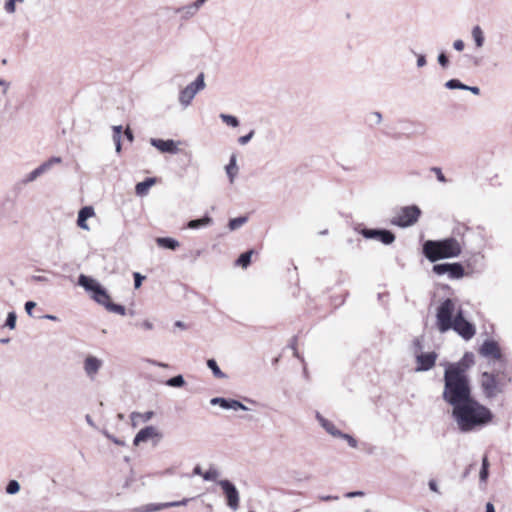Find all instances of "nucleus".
<instances>
[{"mask_svg":"<svg viewBox=\"0 0 512 512\" xmlns=\"http://www.w3.org/2000/svg\"><path fill=\"white\" fill-rule=\"evenodd\" d=\"M151 143L161 152L175 153L177 151L176 144L173 140L152 139Z\"/></svg>","mask_w":512,"mask_h":512,"instance_id":"2eb2a0df","label":"nucleus"},{"mask_svg":"<svg viewBox=\"0 0 512 512\" xmlns=\"http://www.w3.org/2000/svg\"><path fill=\"white\" fill-rule=\"evenodd\" d=\"M167 384L173 387H180L184 384V379L181 375H178L176 377L169 379Z\"/></svg>","mask_w":512,"mask_h":512,"instance_id":"f704fd0d","label":"nucleus"},{"mask_svg":"<svg viewBox=\"0 0 512 512\" xmlns=\"http://www.w3.org/2000/svg\"><path fill=\"white\" fill-rule=\"evenodd\" d=\"M465 241L463 237H447L441 240H427L424 242L422 252L430 262L441 259L456 258L462 254Z\"/></svg>","mask_w":512,"mask_h":512,"instance_id":"7ed1b4c3","label":"nucleus"},{"mask_svg":"<svg viewBox=\"0 0 512 512\" xmlns=\"http://www.w3.org/2000/svg\"><path fill=\"white\" fill-rule=\"evenodd\" d=\"M211 403L219 404L222 408H225V409H234V410L245 409V406L237 400H227L224 398H213L211 400Z\"/></svg>","mask_w":512,"mask_h":512,"instance_id":"f3484780","label":"nucleus"},{"mask_svg":"<svg viewBox=\"0 0 512 512\" xmlns=\"http://www.w3.org/2000/svg\"><path fill=\"white\" fill-rule=\"evenodd\" d=\"M52 162H60V158H54V159L50 160L49 162L44 163L41 166H39L38 168H36L34 171L31 172L29 179L34 180L37 176H39L44 171H46L50 167Z\"/></svg>","mask_w":512,"mask_h":512,"instance_id":"393cba45","label":"nucleus"},{"mask_svg":"<svg viewBox=\"0 0 512 512\" xmlns=\"http://www.w3.org/2000/svg\"><path fill=\"white\" fill-rule=\"evenodd\" d=\"M101 367V361L93 356H88L84 362L85 372L89 376L95 375Z\"/></svg>","mask_w":512,"mask_h":512,"instance_id":"a211bd4d","label":"nucleus"},{"mask_svg":"<svg viewBox=\"0 0 512 512\" xmlns=\"http://www.w3.org/2000/svg\"><path fill=\"white\" fill-rule=\"evenodd\" d=\"M452 415L462 432H470L492 421L491 411L472 397L453 407Z\"/></svg>","mask_w":512,"mask_h":512,"instance_id":"f03ea898","label":"nucleus"},{"mask_svg":"<svg viewBox=\"0 0 512 512\" xmlns=\"http://www.w3.org/2000/svg\"><path fill=\"white\" fill-rule=\"evenodd\" d=\"M153 414L154 413L152 411H149L144 414H137V415L140 416L144 421H148L152 418Z\"/></svg>","mask_w":512,"mask_h":512,"instance_id":"8fccbe9b","label":"nucleus"},{"mask_svg":"<svg viewBox=\"0 0 512 512\" xmlns=\"http://www.w3.org/2000/svg\"><path fill=\"white\" fill-rule=\"evenodd\" d=\"M471 398L467 366L462 362L449 364L444 372L443 399L453 407Z\"/></svg>","mask_w":512,"mask_h":512,"instance_id":"f257e3e1","label":"nucleus"},{"mask_svg":"<svg viewBox=\"0 0 512 512\" xmlns=\"http://www.w3.org/2000/svg\"><path fill=\"white\" fill-rule=\"evenodd\" d=\"M317 419L319 420V422L321 423V425L323 426V428L331 435L333 436H339L342 435V433L335 427V425L325 419L323 416H321L319 413H317Z\"/></svg>","mask_w":512,"mask_h":512,"instance_id":"6ab92c4d","label":"nucleus"},{"mask_svg":"<svg viewBox=\"0 0 512 512\" xmlns=\"http://www.w3.org/2000/svg\"><path fill=\"white\" fill-rule=\"evenodd\" d=\"M455 312V304L453 300L446 299L437 309V327L440 332H446L450 330L453 326V315Z\"/></svg>","mask_w":512,"mask_h":512,"instance_id":"423d86ee","label":"nucleus"},{"mask_svg":"<svg viewBox=\"0 0 512 512\" xmlns=\"http://www.w3.org/2000/svg\"><path fill=\"white\" fill-rule=\"evenodd\" d=\"M218 484L223 490L227 505L231 509L236 510L239 507V493L236 487L228 480H220Z\"/></svg>","mask_w":512,"mask_h":512,"instance_id":"9d476101","label":"nucleus"},{"mask_svg":"<svg viewBox=\"0 0 512 512\" xmlns=\"http://www.w3.org/2000/svg\"><path fill=\"white\" fill-rule=\"evenodd\" d=\"M512 383V371L503 369L483 372L480 376V386L486 398H495L504 393L508 384Z\"/></svg>","mask_w":512,"mask_h":512,"instance_id":"20e7f679","label":"nucleus"},{"mask_svg":"<svg viewBox=\"0 0 512 512\" xmlns=\"http://www.w3.org/2000/svg\"><path fill=\"white\" fill-rule=\"evenodd\" d=\"M432 171L435 173L437 179L440 181V182H443L445 183L446 182V178L445 176L443 175L442 171L440 168H437V167H433L432 168Z\"/></svg>","mask_w":512,"mask_h":512,"instance_id":"a19ab883","label":"nucleus"},{"mask_svg":"<svg viewBox=\"0 0 512 512\" xmlns=\"http://www.w3.org/2000/svg\"><path fill=\"white\" fill-rule=\"evenodd\" d=\"M438 61L440 63V65L442 67H446L448 65V57L444 54V53H441L439 56H438Z\"/></svg>","mask_w":512,"mask_h":512,"instance_id":"c03bdc74","label":"nucleus"},{"mask_svg":"<svg viewBox=\"0 0 512 512\" xmlns=\"http://www.w3.org/2000/svg\"><path fill=\"white\" fill-rule=\"evenodd\" d=\"M207 365L212 370V372L216 378H224L225 377V374L220 370V368L218 367V365L214 359H209L207 361Z\"/></svg>","mask_w":512,"mask_h":512,"instance_id":"c756f323","label":"nucleus"},{"mask_svg":"<svg viewBox=\"0 0 512 512\" xmlns=\"http://www.w3.org/2000/svg\"><path fill=\"white\" fill-rule=\"evenodd\" d=\"M113 140L116 145V151L119 153L121 151V132L122 126H114L113 127Z\"/></svg>","mask_w":512,"mask_h":512,"instance_id":"c85d7f7f","label":"nucleus"},{"mask_svg":"<svg viewBox=\"0 0 512 512\" xmlns=\"http://www.w3.org/2000/svg\"><path fill=\"white\" fill-rule=\"evenodd\" d=\"M413 344L416 352H420L422 350V341L419 338H416L413 341Z\"/></svg>","mask_w":512,"mask_h":512,"instance_id":"de8ad7c7","label":"nucleus"},{"mask_svg":"<svg viewBox=\"0 0 512 512\" xmlns=\"http://www.w3.org/2000/svg\"><path fill=\"white\" fill-rule=\"evenodd\" d=\"M94 215V209L91 206L83 207L78 213L77 225L82 229H89L86 221Z\"/></svg>","mask_w":512,"mask_h":512,"instance_id":"dca6fc26","label":"nucleus"},{"mask_svg":"<svg viewBox=\"0 0 512 512\" xmlns=\"http://www.w3.org/2000/svg\"><path fill=\"white\" fill-rule=\"evenodd\" d=\"M210 222H211V218L206 216V217H203L201 219L191 220L188 223V227L190 229H197V228H199L201 226L208 225Z\"/></svg>","mask_w":512,"mask_h":512,"instance_id":"bb28decb","label":"nucleus"},{"mask_svg":"<svg viewBox=\"0 0 512 512\" xmlns=\"http://www.w3.org/2000/svg\"><path fill=\"white\" fill-rule=\"evenodd\" d=\"M479 353L493 360H501L502 353L499 344L493 340H486L479 349Z\"/></svg>","mask_w":512,"mask_h":512,"instance_id":"9b49d317","label":"nucleus"},{"mask_svg":"<svg viewBox=\"0 0 512 512\" xmlns=\"http://www.w3.org/2000/svg\"><path fill=\"white\" fill-rule=\"evenodd\" d=\"M144 279L139 273H134V286L135 288H139L142 284V280Z\"/></svg>","mask_w":512,"mask_h":512,"instance_id":"37998d69","label":"nucleus"},{"mask_svg":"<svg viewBox=\"0 0 512 512\" xmlns=\"http://www.w3.org/2000/svg\"><path fill=\"white\" fill-rule=\"evenodd\" d=\"M205 0H199L200 3H203Z\"/></svg>","mask_w":512,"mask_h":512,"instance_id":"680f3d73","label":"nucleus"},{"mask_svg":"<svg viewBox=\"0 0 512 512\" xmlns=\"http://www.w3.org/2000/svg\"><path fill=\"white\" fill-rule=\"evenodd\" d=\"M429 488L433 491V492H438V486H437V483L435 480H430L429 481Z\"/></svg>","mask_w":512,"mask_h":512,"instance_id":"603ef678","label":"nucleus"},{"mask_svg":"<svg viewBox=\"0 0 512 512\" xmlns=\"http://www.w3.org/2000/svg\"><path fill=\"white\" fill-rule=\"evenodd\" d=\"M425 64H426V59H425V57H424L423 55H420V56L418 57V59H417V65H418L419 67H422V66H424Z\"/></svg>","mask_w":512,"mask_h":512,"instance_id":"864d4df0","label":"nucleus"},{"mask_svg":"<svg viewBox=\"0 0 512 512\" xmlns=\"http://www.w3.org/2000/svg\"><path fill=\"white\" fill-rule=\"evenodd\" d=\"M488 469H489V461L487 456H484L482 459V468L480 471V479L481 481H486L488 478Z\"/></svg>","mask_w":512,"mask_h":512,"instance_id":"7c9ffc66","label":"nucleus"},{"mask_svg":"<svg viewBox=\"0 0 512 512\" xmlns=\"http://www.w3.org/2000/svg\"><path fill=\"white\" fill-rule=\"evenodd\" d=\"M155 182L156 181L154 178H147L143 182H139L135 187V191H136L137 195H139V196L146 195L148 193L149 189L155 184Z\"/></svg>","mask_w":512,"mask_h":512,"instance_id":"aec40b11","label":"nucleus"},{"mask_svg":"<svg viewBox=\"0 0 512 512\" xmlns=\"http://www.w3.org/2000/svg\"><path fill=\"white\" fill-rule=\"evenodd\" d=\"M375 117H376V122L379 123L381 121V114L376 112L374 113Z\"/></svg>","mask_w":512,"mask_h":512,"instance_id":"13d9d810","label":"nucleus"},{"mask_svg":"<svg viewBox=\"0 0 512 512\" xmlns=\"http://www.w3.org/2000/svg\"><path fill=\"white\" fill-rule=\"evenodd\" d=\"M254 253L253 250H249L245 253H242L236 261V264L241 266L242 268L248 267L251 263V256Z\"/></svg>","mask_w":512,"mask_h":512,"instance_id":"a878e982","label":"nucleus"},{"mask_svg":"<svg viewBox=\"0 0 512 512\" xmlns=\"http://www.w3.org/2000/svg\"><path fill=\"white\" fill-rule=\"evenodd\" d=\"M188 501H189L188 499H183L181 501L168 502V503H163V504H158V505H149L145 511L150 512V511H157V510H161V509L169 508V507L182 506V505H186L188 503Z\"/></svg>","mask_w":512,"mask_h":512,"instance_id":"412c9836","label":"nucleus"},{"mask_svg":"<svg viewBox=\"0 0 512 512\" xmlns=\"http://www.w3.org/2000/svg\"><path fill=\"white\" fill-rule=\"evenodd\" d=\"M221 118L229 126L237 127L239 125L237 118L234 116L221 114Z\"/></svg>","mask_w":512,"mask_h":512,"instance_id":"473e14b6","label":"nucleus"},{"mask_svg":"<svg viewBox=\"0 0 512 512\" xmlns=\"http://www.w3.org/2000/svg\"><path fill=\"white\" fill-rule=\"evenodd\" d=\"M421 215V210L417 206H406L399 210L392 219V224L399 227H408L415 224Z\"/></svg>","mask_w":512,"mask_h":512,"instance_id":"0eeeda50","label":"nucleus"},{"mask_svg":"<svg viewBox=\"0 0 512 512\" xmlns=\"http://www.w3.org/2000/svg\"><path fill=\"white\" fill-rule=\"evenodd\" d=\"M454 48L458 51H462L464 49V42L462 40H456L453 44Z\"/></svg>","mask_w":512,"mask_h":512,"instance_id":"49530a36","label":"nucleus"},{"mask_svg":"<svg viewBox=\"0 0 512 512\" xmlns=\"http://www.w3.org/2000/svg\"><path fill=\"white\" fill-rule=\"evenodd\" d=\"M4 85V81L0 80V86Z\"/></svg>","mask_w":512,"mask_h":512,"instance_id":"052dcab7","label":"nucleus"},{"mask_svg":"<svg viewBox=\"0 0 512 512\" xmlns=\"http://www.w3.org/2000/svg\"><path fill=\"white\" fill-rule=\"evenodd\" d=\"M157 429L153 426H147L141 429L135 436L133 444L138 446L140 443L147 442L150 439L159 437Z\"/></svg>","mask_w":512,"mask_h":512,"instance_id":"4468645a","label":"nucleus"},{"mask_svg":"<svg viewBox=\"0 0 512 512\" xmlns=\"http://www.w3.org/2000/svg\"><path fill=\"white\" fill-rule=\"evenodd\" d=\"M19 489H20L19 483L15 480H11L6 487V491L9 494H14V493L18 492Z\"/></svg>","mask_w":512,"mask_h":512,"instance_id":"c9c22d12","label":"nucleus"},{"mask_svg":"<svg viewBox=\"0 0 512 512\" xmlns=\"http://www.w3.org/2000/svg\"><path fill=\"white\" fill-rule=\"evenodd\" d=\"M450 263L435 264L432 271L437 275L448 274Z\"/></svg>","mask_w":512,"mask_h":512,"instance_id":"2f4dec72","label":"nucleus"},{"mask_svg":"<svg viewBox=\"0 0 512 512\" xmlns=\"http://www.w3.org/2000/svg\"><path fill=\"white\" fill-rule=\"evenodd\" d=\"M472 35L475 40L476 46L481 47L484 42V36L481 28L479 26H475L472 30Z\"/></svg>","mask_w":512,"mask_h":512,"instance_id":"cd10ccee","label":"nucleus"},{"mask_svg":"<svg viewBox=\"0 0 512 512\" xmlns=\"http://www.w3.org/2000/svg\"><path fill=\"white\" fill-rule=\"evenodd\" d=\"M246 221V218H242V217H239V218H234V219H231L230 222H229V227L234 230V229H237L239 228L244 222Z\"/></svg>","mask_w":512,"mask_h":512,"instance_id":"58836bf2","label":"nucleus"},{"mask_svg":"<svg viewBox=\"0 0 512 512\" xmlns=\"http://www.w3.org/2000/svg\"><path fill=\"white\" fill-rule=\"evenodd\" d=\"M143 326H144V328H146V329H151V328H152V324H151L150 322H148V321H145V322L143 323Z\"/></svg>","mask_w":512,"mask_h":512,"instance_id":"4d7b16f0","label":"nucleus"},{"mask_svg":"<svg viewBox=\"0 0 512 512\" xmlns=\"http://www.w3.org/2000/svg\"><path fill=\"white\" fill-rule=\"evenodd\" d=\"M252 134H253V132L249 133L248 135L241 136L239 138V143L242 144V145L246 144L250 140V138L252 137Z\"/></svg>","mask_w":512,"mask_h":512,"instance_id":"09e8293b","label":"nucleus"},{"mask_svg":"<svg viewBox=\"0 0 512 512\" xmlns=\"http://www.w3.org/2000/svg\"><path fill=\"white\" fill-rule=\"evenodd\" d=\"M446 87H448L449 89H466L467 86L462 84L459 80L457 79H451L449 80L447 83H446Z\"/></svg>","mask_w":512,"mask_h":512,"instance_id":"72a5a7b5","label":"nucleus"},{"mask_svg":"<svg viewBox=\"0 0 512 512\" xmlns=\"http://www.w3.org/2000/svg\"><path fill=\"white\" fill-rule=\"evenodd\" d=\"M79 284L86 290L91 291L93 293L91 296L92 299L104 306L109 312L122 316L126 314V308L123 305L113 303L110 295L96 280L85 275H80Z\"/></svg>","mask_w":512,"mask_h":512,"instance_id":"39448f33","label":"nucleus"},{"mask_svg":"<svg viewBox=\"0 0 512 512\" xmlns=\"http://www.w3.org/2000/svg\"><path fill=\"white\" fill-rule=\"evenodd\" d=\"M36 307V303L33 301H28L25 304V310L29 315H32V310Z\"/></svg>","mask_w":512,"mask_h":512,"instance_id":"a18cd8bd","label":"nucleus"},{"mask_svg":"<svg viewBox=\"0 0 512 512\" xmlns=\"http://www.w3.org/2000/svg\"><path fill=\"white\" fill-rule=\"evenodd\" d=\"M468 90H470L472 93L476 94V95H479L480 94V89L478 87H468L467 88Z\"/></svg>","mask_w":512,"mask_h":512,"instance_id":"6e6d98bb","label":"nucleus"},{"mask_svg":"<svg viewBox=\"0 0 512 512\" xmlns=\"http://www.w3.org/2000/svg\"><path fill=\"white\" fill-rule=\"evenodd\" d=\"M124 134H125L126 138H127L130 142H132V141H133V138H134V137H133V133H132V131H131V129H130L129 127H127V128H126V130L124 131Z\"/></svg>","mask_w":512,"mask_h":512,"instance_id":"3c124183","label":"nucleus"},{"mask_svg":"<svg viewBox=\"0 0 512 512\" xmlns=\"http://www.w3.org/2000/svg\"><path fill=\"white\" fill-rule=\"evenodd\" d=\"M226 172L229 176L230 182L233 183L235 176L238 173V167L236 164V156L232 155L229 164L226 166Z\"/></svg>","mask_w":512,"mask_h":512,"instance_id":"b1692460","label":"nucleus"},{"mask_svg":"<svg viewBox=\"0 0 512 512\" xmlns=\"http://www.w3.org/2000/svg\"><path fill=\"white\" fill-rule=\"evenodd\" d=\"M451 329L457 332L465 340L471 339L476 333L474 325L464 318L462 311H459L454 317Z\"/></svg>","mask_w":512,"mask_h":512,"instance_id":"6e6552de","label":"nucleus"},{"mask_svg":"<svg viewBox=\"0 0 512 512\" xmlns=\"http://www.w3.org/2000/svg\"><path fill=\"white\" fill-rule=\"evenodd\" d=\"M5 325L9 327L10 329H14L16 325V315L15 313L11 312L8 314V317L6 319Z\"/></svg>","mask_w":512,"mask_h":512,"instance_id":"ea45409f","label":"nucleus"},{"mask_svg":"<svg viewBox=\"0 0 512 512\" xmlns=\"http://www.w3.org/2000/svg\"><path fill=\"white\" fill-rule=\"evenodd\" d=\"M204 88V76L200 74L197 79L180 92L179 100L185 106L189 105L195 94Z\"/></svg>","mask_w":512,"mask_h":512,"instance_id":"1a4fd4ad","label":"nucleus"},{"mask_svg":"<svg viewBox=\"0 0 512 512\" xmlns=\"http://www.w3.org/2000/svg\"><path fill=\"white\" fill-rule=\"evenodd\" d=\"M448 275L451 279H460L465 275L464 267L460 263H450Z\"/></svg>","mask_w":512,"mask_h":512,"instance_id":"4be33fe9","label":"nucleus"},{"mask_svg":"<svg viewBox=\"0 0 512 512\" xmlns=\"http://www.w3.org/2000/svg\"><path fill=\"white\" fill-rule=\"evenodd\" d=\"M218 471L216 469H209L205 473L202 474V477L205 480H216L218 477Z\"/></svg>","mask_w":512,"mask_h":512,"instance_id":"4c0bfd02","label":"nucleus"},{"mask_svg":"<svg viewBox=\"0 0 512 512\" xmlns=\"http://www.w3.org/2000/svg\"><path fill=\"white\" fill-rule=\"evenodd\" d=\"M486 512H495L494 505L491 502L486 504Z\"/></svg>","mask_w":512,"mask_h":512,"instance_id":"5fc2aeb1","label":"nucleus"},{"mask_svg":"<svg viewBox=\"0 0 512 512\" xmlns=\"http://www.w3.org/2000/svg\"><path fill=\"white\" fill-rule=\"evenodd\" d=\"M437 359V354L435 352L429 353H419L416 356L417 362V371H427L434 367Z\"/></svg>","mask_w":512,"mask_h":512,"instance_id":"f8f14e48","label":"nucleus"},{"mask_svg":"<svg viewBox=\"0 0 512 512\" xmlns=\"http://www.w3.org/2000/svg\"><path fill=\"white\" fill-rule=\"evenodd\" d=\"M24 0H7L6 3H5V10L8 12V13H14L15 12V5L16 3H21L23 2Z\"/></svg>","mask_w":512,"mask_h":512,"instance_id":"e433bc0d","label":"nucleus"},{"mask_svg":"<svg viewBox=\"0 0 512 512\" xmlns=\"http://www.w3.org/2000/svg\"><path fill=\"white\" fill-rule=\"evenodd\" d=\"M194 472H195L196 474L201 475V476H202V474H203V473L201 472V469H200L199 467H196V468L194 469Z\"/></svg>","mask_w":512,"mask_h":512,"instance_id":"bf43d9fd","label":"nucleus"},{"mask_svg":"<svg viewBox=\"0 0 512 512\" xmlns=\"http://www.w3.org/2000/svg\"><path fill=\"white\" fill-rule=\"evenodd\" d=\"M156 242L160 247L171 249V250H175L180 246V244L177 240L170 238V237L157 238Z\"/></svg>","mask_w":512,"mask_h":512,"instance_id":"5701e85b","label":"nucleus"},{"mask_svg":"<svg viewBox=\"0 0 512 512\" xmlns=\"http://www.w3.org/2000/svg\"><path fill=\"white\" fill-rule=\"evenodd\" d=\"M340 437L346 439L351 447H356L357 446L356 439L354 437H352L351 435L343 434L342 433V435H340Z\"/></svg>","mask_w":512,"mask_h":512,"instance_id":"79ce46f5","label":"nucleus"},{"mask_svg":"<svg viewBox=\"0 0 512 512\" xmlns=\"http://www.w3.org/2000/svg\"><path fill=\"white\" fill-rule=\"evenodd\" d=\"M362 234L366 238H377L384 244H391L395 240V235L388 230L365 229Z\"/></svg>","mask_w":512,"mask_h":512,"instance_id":"ddd939ff","label":"nucleus"}]
</instances>
